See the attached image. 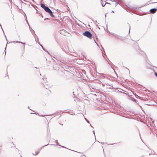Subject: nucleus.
<instances>
[{
    "instance_id": "obj_20",
    "label": "nucleus",
    "mask_w": 157,
    "mask_h": 157,
    "mask_svg": "<svg viewBox=\"0 0 157 157\" xmlns=\"http://www.w3.org/2000/svg\"><path fill=\"white\" fill-rule=\"evenodd\" d=\"M111 1H112V2H113V1H114V2H116L115 0H111Z\"/></svg>"
},
{
    "instance_id": "obj_18",
    "label": "nucleus",
    "mask_w": 157,
    "mask_h": 157,
    "mask_svg": "<svg viewBox=\"0 0 157 157\" xmlns=\"http://www.w3.org/2000/svg\"><path fill=\"white\" fill-rule=\"evenodd\" d=\"M155 75L157 77V73L156 72H155Z\"/></svg>"
},
{
    "instance_id": "obj_4",
    "label": "nucleus",
    "mask_w": 157,
    "mask_h": 157,
    "mask_svg": "<svg viewBox=\"0 0 157 157\" xmlns=\"http://www.w3.org/2000/svg\"><path fill=\"white\" fill-rule=\"evenodd\" d=\"M40 6H41V7L43 8L44 9V10L45 8L47 7V6H46L44 5L43 4V3H41L40 4Z\"/></svg>"
},
{
    "instance_id": "obj_23",
    "label": "nucleus",
    "mask_w": 157,
    "mask_h": 157,
    "mask_svg": "<svg viewBox=\"0 0 157 157\" xmlns=\"http://www.w3.org/2000/svg\"><path fill=\"white\" fill-rule=\"evenodd\" d=\"M40 116H41V117H44V116L43 115H40Z\"/></svg>"
},
{
    "instance_id": "obj_38",
    "label": "nucleus",
    "mask_w": 157,
    "mask_h": 157,
    "mask_svg": "<svg viewBox=\"0 0 157 157\" xmlns=\"http://www.w3.org/2000/svg\"><path fill=\"white\" fill-rule=\"evenodd\" d=\"M99 143H100V142L98 141Z\"/></svg>"
},
{
    "instance_id": "obj_16",
    "label": "nucleus",
    "mask_w": 157,
    "mask_h": 157,
    "mask_svg": "<svg viewBox=\"0 0 157 157\" xmlns=\"http://www.w3.org/2000/svg\"><path fill=\"white\" fill-rule=\"evenodd\" d=\"M118 4H119V3L118 2H116V3H115V5L116 6H117Z\"/></svg>"
},
{
    "instance_id": "obj_39",
    "label": "nucleus",
    "mask_w": 157,
    "mask_h": 157,
    "mask_svg": "<svg viewBox=\"0 0 157 157\" xmlns=\"http://www.w3.org/2000/svg\"><path fill=\"white\" fill-rule=\"evenodd\" d=\"M111 144V145H112V144Z\"/></svg>"
},
{
    "instance_id": "obj_25",
    "label": "nucleus",
    "mask_w": 157,
    "mask_h": 157,
    "mask_svg": "<svg viewBox=\"0 0 157 157\" xmlns=\"http://www.w3.org/2000/svg\"><path fill=\"white\" fill-rule=\"evenodd\" d=\"M62 147H63V148H65V147H64V146H61Z\"/></svg>"
},
{
    "instance_id": "obj_12",
    "label": "nucleus",
    "mask_w": 157,
    "mask_h": 157,
    "mask_svg": "<svg viewBox=\"0 0 157 157\" xmlns=\"http://www.w3.org/2000/svg\"><path fill=\"white\" fill-rule=\"evenodd\" d=\"M111 34L112 35H113L114 37H115V35H116V34H115L113 33H111Z\"/></svg>"
},
{
    "instance_id": "obj_14",
    "label": "nucleus",
    "mask_w": 157,
    "mask_h": 157,
    "mask_svg": "<svg viewBox=\"0 0 157 157\" xmlns=\"http://www.w3.org/2000/svg\"><path fill=\"white\" fill-rule=\"evenodd\" d=\"M85 119L86 120V121L88 123H90L89 121L86 118H85Z\"/></svg>"
},
{
    "instance_id": "obj_5",
    "label": "nucleus",
    "mask_w": 157,
    "mask_h": 157,
    "mask_svg": "<svg viewBox=\"0 0 157 157\" xmlns=\"http://www.w3.org/2000/svg\"><path fill=\"white\" fill-rule=\"evenodd\" d=\"M14 42V43H21L22 44H23L24 45V48H25V43H23V42H20V41H13V42Z\"/></svg>"
},
{
    "instance_id": "obj_29",
    "label": "nucleus",
    "mask_w": 157,
    "mask_h": 157,
    "mask_svg": "<svg viewBox=\"0 0 157 157\" xmlns=\"http://www.w3.org/2000/svg\"><path fill=\"white\" fill-rule=\"evenodd\" d=\"M40 46H41V47H42V45H41V44H40Z\"/></svg>"
},
{
    "instance_id": "obj_24",
    "label": "nucleus",
    "mask_w": 157,
    "mask_h": 157,
    "mask_svg": "<svg viewBox=\"0 0 157 157\" xmlns=\"http://www.w3.org/2000/svg\"><path fill=\"white\" fill-rule=\"evenodd\" d=\"M130 27H129V32H130Z\"/></svg>"
},
{
    "instance_id": "obj_28",
    "label": "nucleus",
    "mask_w": 157,
    "mask_h": 157,
    "mask_svg": "<svg viewBox=\"0 0 157 157\" xmlns=\"http://www.w3.org/2000/svg\"><path fill=\"white\" fill-rule=\"evenodd\" d=\"M40 46H41V47H42V45H41V44H40Z\"/></svg>"
},
{
    "instance_id": "obj_17",
    "label": "nucleus",
    "mask_w": 157,
    "mask_h": 157,
    "mask_svg": "<svg viewBox=\"0 0 157 157\" xmlns=\"http://www.w3.org/2000/svg\"><path fill=\"white\" fill-rule=\"evenodd\" d=\"M94 41H95V43L99 47V46L98 44H97V43L95 41V40H94Z\"/></svg>"
},
{
    "instance_id": "obj_2",
    "label": "nucleus",
    "mask_w": 157,
    "mask_h": 157,
    "mask_svg": "<svg viewBox=\"0 0 157 157\" xmlns=\"http://www.w3.org/2000/svg\"><path fill=\"white\" fill-rule=\"evenodd\" d=\"M157 10V9H155V8H153V9H151L150 10V12L151 13H155L156 10Z\"/></svg>"
},
{
    "instance_id": "obj_32",
    "label": "nucleus",
    "mask_w": 157,
    "mask_h": 157,
    "mask_svg": "<svg viewBox=\"0 0 157 157\" xmlns=\"http://www.w3.org/2000/svg\"><path fill=\"white\" fill-rule=\"evenodd\" d=\"M48 145V144L46 145H45L44 146H47Z\"/></svg>"
},
{
    "instance_id": "obj_21",
    "label": "nucleus",
    "mask_w": 157,
    "mask_h": 157,
    "mask_svg": "<svg viewBox=\"0 0 157 157\" xmlns=\"http://www.w3.org/2000/svg\"><path fill=\"white\" fill-rule=\"evenodd\" d=\"M93 133H94V136H95V132H94V131H93Z\"/></svg>"
},
{
    "instance_id": "obj_19",
    "label": "nucleus",
    "mask_w": 157,
    "mask_h": 157,
    "mask_svg": "<svg viewBox=\"0 0 157 157\" xmlns=\"http://www.w3.org/2000/svg\"><path fill=\"white\" fill-rule=\"evenodd\" d=\"M106 85H109V86H111L112 85V84H106Z\"/></svg>"
},
{
    "instance_id": "obj_22",
    "label": "nucleus",
    "mask_w": 157,
    "mask_h": 157,
    "mask_svg": "<svg viewBox=\"0 0 157 157\" xmlns=\"http://www.w3.org/2000/svg\"><path fill=\"white\" fill-rule=\"evenodd\" d=\"M49 19L48 18H45L44 19V20H46V19Z\"/></svg>"
},
{
    "instance_id": "obj_36",
    "label": "nucleus",
    "mask_w": 157,
    "mask_h": 157,
    "mask_svg": "<svg viewBox=\"0 0 157 157\" xmlns=\"http://www.w3.org/2000/svg\"><path fill=\"white\" fill-rule=\"evenodd\" d=\"M1 29H2V28H1ZM2 30H3V29H2Z\"/></svg>"
},
{
    "instance_id": "obj_11",
    "label": "nucleus",
    "mask_w": 157,
    "mask_h": 157,
    "mask_svg": "<svg viewBox=\"0 0 157 157\" xmlns=\"http://www.w3.org/2000/svg\"><path fill=\"white\" fill-rule=\"evenodd\" d=\"M48 85V84H45V85H44V86L45 87H46V89H48V87H47V86Z\"/></svg>"
},
{
    "instance_id": "obj_13",
    "label": "nucleus",
    "mask_w": 157,
    "mask_h": 157,
    "mask_svg": "<svg viewBox=\"0 0 157 157\" xmlns=\"http://www.w3.org/2000/svg\"><path fill=\"white\" fill-rule=\"evenodd\" d=\"M70 114L71 115H75V113L73 112H71Z\"/></svg>"
},
{
    "instance_id": "obj_3",
    "label": "nucleus",
    "mask_w": 157,
    "mask_h": 157,
    "mask_svg": "<svg viewBox=\"0 0 157 157\" xmlns=\"http://www.w3.org/2000/svg\"><path fill=\"white\" fill-rule=\"evenodd\" d=\"M44 10L48 13L51 10L48 7H47Z\"/></svg>"
},
{
    "instance_id": "obj_37",
    "label": "nucleus",
    "mask_w": 157,
    "mask_h": 157,
    "mask_svg": "<svg viewBox=\"0 0 157 157\" xmlns=\"http://www.w3.org/2000/svg\"><path fill=\"white\" fill-rule=\"evenodd\" d=\"M32 113H31V114H32ZM33 114H34V113H33Z\"/></svg>"
},
{
    "instance_id": "obj_31",
    "label": "nucleus",
    "mask_w": 157,
    "mask_h": 157,
    "mask_svg": "<svg viewBox=\"0 0 157 157\" xmlns=\"http://www.w3.org/2000/svg\"><path fill=\"white\" fill-rule=\"evenodd\" d=\"M43 49L44 50H45V49H44V48H43Z\"/></svg>"
},
{
    "instance_id": "obj_1",
    "label": "nucleus",
    "mask_w": 157,
    "mask_h": 157,
    "mask_svg": "<svg viewBox=\"0 0 157 157\" xmlns=\"http://www.w3.org/2000/svg\"><path fill=\"white\" fill-rule=\"evenodd\" d=\"M83 35L88 38L91 39L92 38V35L91 33L88 31L85 32L83 33Z\"/></svg>"
},
{
    "instance_id": "obj_10",
    "label": "nucleus",
    "mask_w": 157,
    "mask_h": 157,
    "mask_svg": "<svg viewBox=\"0 0 157 157\" xmlns=\"http://www.w3.org/2000/svg\"><path fill=\"white\" fill-rule=\"evenodd\" d=\"M55 142H56V145H58L59 146V144L58 143V140H56L55 141Z\"/></svg>"
},
{
    "instance_id": "obj_9",
    "label": "nucleus",
    "mask_w": 157,
    "mask_h": 157,
    "mask_svg": "<svg viewBox=\"0 0 157 157\" xmlns=\"http://www.w3.org/2000/svg\"><path fill=\"white\" fill-rule=\"evenodd\" d=\"M110 4V3H106H106H105L104 4H103V3H101V4H102V6L103 7H104V6H105V4Z\"/></svg>"
},
{
    "instance_id": "obj_8",
    "label": "nucleus",
    "mask_w": 157,
    "mask_h": 157,
    "mask_svg": "<svg viewBox=\"0 0 157 157\" xmlns=\"http://www.w3.org/2000/svg\"><path fill=\"white\" fill-rule=\"evenodd\" d=\"M39 152H40V151H38V152H37H37L35 154H34V153H33V155H37V154H38L39 153Z\"/></svg>"
},
{
    "instance_id": "obj_35",
    "label": "nucleus",
    "mask_w": 157,
    "mask_h": 157,
    "mask_svg": "<svg viewBox=\"0 0 157 157\" xmlns=\"http://www.w3.org/2000/svg\"><path fill=\"white\" fill-rule=\"evenodd\" d=\"M1 29H2V28H1ZM2 30H3V29H2Z\"/></svg>"
},
{
    "instance_id": "obj_6",
    "label": "nucleus",
    "mask_w": 157,
    "mask_h": 157,
    "mask_svg": "<svg viewBox=\"0 0 157 157\" xmlns=\"http://www.w3.org/2000/svg\"><path fill=\"white\" fill-rule=\"evenodd\" d=\"M48 13L52 17H54V16L52 12L51 11V10L49 12H48Z\"/></svg>"
},
{
    "instance_id": "obj_33",
    "label": "nucleus",
    "mask_w": 157,
    "mask_h": 157,
    "mask_svg": "<svg viewBox=\"0 0 157 157\" xmlns=\"http://www.w3.org/2000/svg\"><path fill=\"white\" fill-rule=\"evenodd\" d=\"M42 47V48H43V46H42V47Z\"/></svg>"
},
{
    "instance_id": "obj_27",
    "label": "nucleus",
    "mask_w": 157,
    "mask_h": 157,
    "mask_svg": "<svg viewBox=\"0 0 157 157\" xmlns=\"http://www.w3.org/2000/svg\"><path fill=\"white\" fill-rule=\"evenodd\" d=\"M112 12H113V13H114V11H113V10H112Z\"/></svg>"
},
{
    "instance_id": "obj_30",
    "label": "nucleus",
    "mask_w": 157,
    "mask_h": 157,
    "mask_svg": "<svg viewBox=\"0 0 157 157\" xmlns=\"http://www.w3.org/2000/svg\"><path fill=\"white\" fill-rule=\"evenodd\" d=\"M90 125L93 128V127L92 126H91V124H90Z\"/></svg>"
},
{
    "instance_id": "obj_15",
    "label": "nucleus",
    "mask_w": 157,
    "mask_h": 157,
    "mask_svg": "<svg viewBox=\"0 0 157 157\" xmlns=\"http://www.w3.org/2000/svg\"><path fill=\"white\" fill-rule=\"evenodd\" d=\"M43 80L44 81H46V78H45L44 77L43 78Z\"/></svg>"
},
{
    "instance_id": "obj_26",
    "label": "nucleus",
    "mask_w": 157,
    "mask_h": 157,
    "mask_svg": "<svg viewBox=\"0 0 157 157\" xmlns=\"http://www.w3.org/2000/svg\"><path fill=\"white\" fill-rule=\"evenodd\" d=\"M104 142H103V143L101 142V144H104Z\"/></svg>"
},
{
    "instance_id": "obj_34",
    "label": "nucleus",
    "mask_w": 157,
    "mask_h": 157,
    "mask_svg": "<svg viewBox=\"0 0 157 157\" xmlns=\"http://www.w3.org/2000/svg\"><path fill=\"white\" fill-rule=\"evenodd\" d=\"M105 17H106V14H105Z\"/></svg>"
},
{
    "instance_id": "obj_7",
    "label": "nucleus",
    "mask_w": 157,
    "mask_h": 157,
    "mask_svg": "<svg viewBox=\"0 0 157 157\" xmlns=\"http://www.w3.org/2000/svg\"><path fill=\"white\" fill-rule=\"evenodd\" d=\"M115 35V37L116 38H117V39H120V36L117 35Z\"/></svg>"
}]
</instances>
